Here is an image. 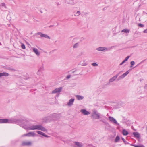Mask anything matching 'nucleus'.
I'll return each instance as SVG.
<instances>
[{"mask_svg":"<svg viewBox=\"0 0 147 147\" xmlns=\"http://www.w3.org/2000/svg\"><path fill=\"white\" fill-rule=\"evenodd\" d=\"M30 129L31 130H40L42 131H46V129L44 127H42L41 125H35L31 127Z\"/></svg>","mask_w":147,"mask_h":147,"instance_id":"nucleus-1","label":"nucleus"},{"mask_svg":"<svg viewBox=\"0 0 147 147\" xmlns=\"http://www.w3.org/2000/svg\"><path fill=\"white\" fill-rule=\"evenodd\" d=\"M96 49L98 51H103L108 50V48L104 47H100Z\"/></svg>","mask_w":147,"mask_h":147,"instance_id":"nucleus-2","label":"nucleus"},{"mask_svg":"<svg viewBox=\"0 0 147 147\" xmlns=\"http://www.w3.org/2000/svg\"><path fill=\"white\" fill-rule=\"evenodd\" d=\"M62 90V87H60L58 88L55 89L52 92V93H55L57 92H59L61 91Z\"/></svg>","mask_w":147,"mask_h":147,"instance_id":"nucleus-3","label":"nucleus"},{"mask_svg":"<svg viewBox=\"0 0 147 147\" xmlns=\"http://www.w3.org/2000/svg\"><path fill=\"white\" fill-rule=\"evenodd\" d=\"M109 119L111 121L113 122L115 124L117 123V122L116 120L113 117L110 116L109 117Z\"/></svg>","mask_w":147,"mask_h":147,"instance_id":"nucleus-4","label":"nucleus"},{"mask_svg":"<svg viewBox=\"0 0 147 147\" xmlns=\"http://www.w3.org/2000/svg\"><path fill=\"white\" fill-rule=\"evenodd\" d=\"M81 112L84 115H87L90 114V113L85 109H82L81 110Z\"/></svg>","mask_w":147,"mask_h":147,"instance_id":"nucleus-5","label":"nucleus"},{"mask_svg":"<svg viewBox=\"0 0 147 147\" xmlns=\"http://www.w3.org/2000/svg\"><path fill=\"white\" fill-rule=\"evenodd\" d=\"M66 2L67 3L71 5L74 4V3L73 0H66Z\"/></svg>","mask_w":147,"mask_h":147,"instance_id":"nucleus-6","label":"nucleus"},{"mask_svg":"<svg viewBox=\"0 0 147 147\" xmlns=\"http://www.w3.org/2000/svg\"><path fill=\"white\" fill-rule=\"evenodd\" d=\"M8 120L7 119H0V123H6L8 122Z\"/></svg>","mask_w":147,"mask_h":147,"instance_id":"nucleus-7","label":"nucleus"},{"mask_svg":"<svg viewBox=\"0 0 147 147\" xmlns=\"http://www.w3.org/2000/svg\"><path fill=\"white\" fill-rule=\"evenodd\" d=\"M40 36L41 37H44L47 39H50V37L49 36L45 34H41V35H40Z\"/></svg>","mask_w":147,"mask_h":147,"instance_id":"nucleus-8","label":"nucleus"},{"mask_svg":"<svg viewBox=\"0 0 147 147\" xmlns=\"http://www.w3.org/2000/svg\"><path fill=\"white\" fill-rule=\"evenodd\" d=\"M35 135V134L34 132H30L26 134V136H34Z\"/></svg>","mask_w":147,"mask_h":147,"instance_id":"nucleus-9","label":"nucleus"},{"mask_svg":"<svg viewBox=\"0 0 147 147\" xmlns=\"http://www.w3.org/2000/svg\"><path fill=\"white\" fill-rule=\"evenodd\" d=\"M118 76V75H116L115 76L111 78L109 80V82H112L113 81L117 78Z\"/></svg>","mask_w":147,"mask_h":147,"instance_id":"nucleus-10","label":"nucleus"},{"mask_svg":"<svg viewBox=\"0 0 147 147\" xmlns=\"http://www.w3.org/2000/svg\"><path fill=\"white\" fill-rule=\"evenodd\" d=\"M33 51L37 55H39L40 54V53L39 52L38 50L36 48H33Z\"/></svg>","mask_w":147,"mask_h":147,"instance_id":"nucleus-11","label":"nucleus"},{"mask_svg":"<svg viewBox=\"0 0 147 147\" xmlns=\"http://www.w3.org/2000/svg\"><path fill=\"white\" fill-rule=\"evenodd\" d=\"M74 99H71L69 100V102L68 104V105H71L73 104V103L74 102Z\"/></svg>","mask_w":147,"mask_h":147,"instance_id":"nucleus-12","label":"nucleus"},{"mask_svg":"<svg viewBox=\"0 0 147 147\" xmlns=\"http://www.w3.org/2000/svg\"><path fill=\"white\" fill-rule=\"evenodd\" d=\"M8 74L6 73H3L0 74V77L2 76H8Z\"/></svg>","mask_w":147,"mask_h":147,"instance_id":"nucleus-13","label":"nucleus"},{"mask_svg":"<svg viewBox=\"0 0 147 147\" xmlns=\"http://www.w3.org/2000/svg\"><path fill=\"white\" fill-rule=\"evenodd\" d=\"M133 134L135 137L138 138L140 137V135L138 132H134Z\"/></svg>","mask_w":147,"mask_h":147,"instance_id":"nucleus-14","label":"nucleus"},{"mask_svg":"<svg viewBox=\"0 0 147 147\" xmlns=\"http://www.w3.org/2000/svg\"><path fill=\"white\" fill-rule=\"evenodd\" d=\"M129 56H127L126 58L125 59V60H124L122 62H121V64H120V65H122L124 63L125 61H127L128 59H129Z\"/></svg>","mask_w":147,"mask_h":147,"instance_id":"nucleus-15","label":"nucleus"},{"mask_svg":"<svg viewBox=\"0 0 147 147\" xmlns=\"http://www.w3.org/2000/svg\"><path fill=\"white\" fill-rule=\"evenodd\" d=\"M76 96L77 99L78 100H82L83 98V97L81 96L77 95Z\"/></svg>","mask_w":147,"mask_h":147,"instance_id":"nucleus-16","label":"nucleus"},{"mask_svg":"<svg viewBox=\"0 0 147 147\" xmlns=\"http://www.w3.org/2000/svg\"><path fill=\"white\" fill-rule=\"evenodd\" d=\"M129 30L128 29H124L121 31L122 32H124L125 33H129Z\"/></svg>","mask_w":147,"mask_h":147,"instance_id":"nucleus-17","label":"nucleus"},{"mask_svg":"<svg viewBox=\"0 0 147 147\" xmlns=\"http://www.w3.org/2000/svg\"><path fill=\"white\" fill-rule=\"evenodd\" d=\"M123 134L124 135H127L128 134L127 131L124 129L123 131Z\"/></svg>","mask_w":147,"mask_h":147,"instance_id":"nucleus-18","label":"nucleus"},{"mask_svg":"<svg viewBox=\"0 0 147 147\" xmlns=\"http://www.w3.org/2000/svg\"><path fill=\"white\" fill-rule=\"evenodd\" d=\"M37 132L38 134H40V135H43V136H45V137H47V136H45V135L44 134V133H43L41 132V131H37Z\"/></svg>","mask_w":147,"mask_h":147,"instance_id":"nucleus-19","label":"nucleus"},{"mask_svg":"<svg viewBox=\"0 0 147 147\" xmlns=\"http://www.w3.org/2000/svg\"><path fill=\"white\" fill-rule=\"evenodd\" d=\"M95 119H98L99 117V116L98 115L94 114L93 115Z\"/></svg>","mask_w":147,"mask_h":147,"instance_id":"nucleus-20","label":"nucleus"},{"mask_svg":"<svg viewBox=\"0 0 147 147\" xmlns=\"http://www.w3.org/2000/svg\"><path fill=\"white\" fill-rule=\"evenodd\" d=\"M120 139L119 137L118 136H117L115 139V142H117Z\"/></svg>","mask_w":147,"mask_h":147,"instance_id":"nucleus-21","label":"nucleus"},{"mask_svg":"<svg viewBox=\"0 0 147 147\" xmlns=\"http://www.w3.org/2000/svg\"><path fill=\"white\" fill-rule=\"evenodd\" d=\"M79 44L78 43H75L73 46V47L74 48H76L78 46Z\"/></svg>","mask_w":147,"mask_h":147,"instance_id":"nucleus-22","label":"nucleus"},{"mask_svg":"<svg viewBox=\"0 0 147 147\" xmlns=\"http://www.w3.org/2000/svg\"><path fill=\"white\" fill-rule=\"evenodd\" d=\"M1 6L2 7H4L5 8H6V6H5V4L4 3H1L0 4V6Z\"/></svg>","mask_w":147,"mask_h":147,"instance_id":"nucleus-23","label":"nucleus"},{"mask_svg":"<svg viewBox=\"0 0 147 147\" xmlns=\"http://www.w3.org/2000/svg\"><path fill=\"white\" fill-rule=\"evenodd\" d=\"M80 12L78 11L75 14V16H79L80 15Z\"/></svg>","mask_w":147,"mask_h":147,"instance_id":"nucleus-24","label":"nucleus"},{"mask_svg":"<svg viewBox=\"0 0 147 147\" xmlns=\"http://www.w3.org/2000/svg\"><path fill=\"white\" fill-rule=\"evenodd\" d=\"M76 144L78 146V147H81L82 146V145L80 144L79 142H75Z\"/></svg>","mask_w":147,"mask_h":147,"instance_id":"nucleus-25","label":"nucleus"},{"mask_svg":"<svg viewBox=\"0 0 147 147\" xmlns=\"http://www.w3.org/2000/svg\"><path fill=\"white\" fill-rule=\"evenodd\" d=\"M24 145H29L31 144V143L30 142H27L25 143H24L23 144Z\"/></svg>","mask_w":147,"mask_h":147,"instance_id":"nucleus-26","label":"nucleus"},{"mask_svg":"<svg viewBox=\"0 0 147 147\" xmlns=\"http://www.w3.org/2000/svg\"><path fill=\"white\" fill-rule=\"evenodd\" d=\"M92 65L94 66H97L98 65L96 63H93L92 64Z\"/></svg>","mask_w":147,"mask_h":147,"instance_id":"nucleus-27","label":"nucleus"},{"mask_svg":"<svg viewBox=\"0 0 147 147\" xmlns=\"http://www.w3.org/2000/svg\"><path fill=\"white\" fill-rule=\"evenodd\" d=\"M21 47L23 49H25L26 48L25 45L23 44H22Z\"/></svg>","mask_w":147,"mask_h":147,"instance_id":"nucleus-28","label":"nucleus"},{"mask_svg":"<svg viewBox=\"0 0 147 147\" xmlns=\"http://www.w3.org/2000/svg\"><path fill=\"white\" fill-rule=\"evenodd\" d=\"M138 26L141 27H143L144 26V25L142 24H141V23H139L138 25Z\"/></svg>","mask_w":147,"mask_h":147,"instance_id":"nucleus-29","label":"nucleus"},{"mask_svg":"<svg viewBox=\"0 0 147 147\" xmlns=\"http://www.w3.org/2000/svg\"><path fill=\"white\" fill-rule=\"evenodd\" d=\"M135 64V62L134 61H132L131 62V67H132Z\"/></svg>","mask_w":147,"mask_h":147,"instance_id":"nucleus-30","label":"nucleus"},{"mask_svg":"<svg viewBox=\"0 0 147 147\" xmlns=\"http://www.w3.org/2000/svg\"><path fill=\"white\" fill-rule=\"evenodd\" d=\"M135 147H143V146L142 145H134Z\"/></svg>","mask_w":147,"mask_h":147,"instance_id":"nucleus-31","label":"nucleus"},{"mask_svg":"<svg viewBox=\"0 0 147 147\" xmlns=\"http://www.w3.org/2000/svg\"><path fill=\"white\" fill-rule=\"evenodd\" d=\"M129 73V72L128 71H126L125 73L124 74L126 76Z\"/></svg>","mask_w":147,"mask_h":147,"instance_id":"nucleus-32","label":"nucleus"},{"mask_svg":"<svg viewBox=\"0 0 147 147\" xmlns=\"http://www.w3.org/2000/svg\"><path fill=\"white\" fill-rule=\"evenodd\" d=\"M143 32L144 33H147V29L144 30Z\"/></svg>","mask_w":147,"mask_h":147,"instance_id":"nucleus-33","label":"nucleus"},{"mask_svg":"<svg viewBox=\"0 0 147 147\" xmlns=\"http://www.w3.org/2000/svg\"><path fill=\"white\" fill-rule=\"evenodd\" d=\"M125 76H125V75L124 74H123L122 76H121L120 77L122 78H123Z\"/></svg>","mask_w":147,"mask_h":147,"instance_id":"nucleus-34","label":"nucleus"},{"mask_svg":"<svg viewBox=\"0 0 147 147\" xmlns=\"http://www.w3.org/2000/svg\"><path fill=\"white\" fill-rule=\"evenodd\" d=\"M70 77H71L70 75H68V76L67 77V79H69V78H70Z\"/></svg>","mask_w":147,"mask_h":147,"instance_id":"nucleus-35","label":"nucleus"},{"mask_svg":"<svg viewBox=\"0 0 147 147\" xmlns=\"http://www.w3.org/2000/svg\"><path fill=\"white\" fill-rule=\"evenodd\" d=\"M37 34H38V35H41V34H42V33H41V32H38V33H37Z\"/></svg>","mask_w":147,"mask_h":147,"instance_id":"nucleus-36","label":"nucleus"},{"mask_svg":"<svg viewBox=\"0 0 147 147\" xmlns=\"http://www.w3.org/2000/svg\"><path fill=\"white\" fill-rule=\"evenodd\" d=\"M40 12H41V13H42V11L41 10L40 11Z\"/></svg>","mask_w":147,"mask_h":147,"instance_id":"nucleus-37","label":"nucleus"}]
</instances>
